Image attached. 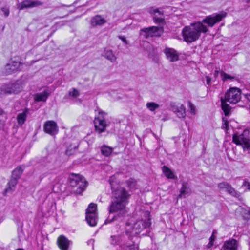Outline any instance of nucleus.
I'll use <instances>...</instances> for the list:
<instances>
[{
	"mask_svg": "<svg viewBox=\"0 0 250 250\" xmlns=\"http://www.w3.org/2000/svg\"><path fill=\"white\" fill-rule=\"evenodd\" d=\"M220 74H221L222 80L223 81H226L229 79L232 80V79H235V77L234 76H232L230 75H229L223 71H221L220 72Z\"/></svg>",
	"mask_w": 250,
	"mask_h": 250,
	"instance_id": "nucleus-32",
	"label": "nucleus"
},
{
	"mask_svg": "<svg viewBox=\"0 0 250 250\" xmlns=\"http://www.w3.org/2000/svg\"><path fill=\"white\" fill-rule=\"evenodd\" d=\"M191 189L189 187L188 184L186 182H183L178 197L180 198H185L187 195H189Z\"/></svg>",
	"mask_w": 250,
	"mask_h": 250,
	"instance_id": "nucleus-20",
	"label": "nucleus"
},
{
	"mask_svg": "<svg viewBox=\"0 0 250 250\" xmlns=\"http://www.w3.org/2000/svg\"><path fill=\"white\" fill-rule=\"evenodd\" d=\"M151 225V223L149 217L145 220H139L134 223L130 230L129 229L127 228L126 229V235L128 236V240H131L134 236L139 234L141 230L145 228H149Z\"/></svg>",
	"mask_w": 250,
	"mask_h": 250,
	"instance_id": "nucleus-5",
	"label": "nucleus"
},
{
	"mask_svg": "<svg viewBox=\"0 0 250 250\" xmlns=\"http://www.w3.org/2000/svg\"><path fill=\"white\" fill-rule=\"evenodd\" d=\"M21 65L20 61L11 60L5 66V73L9 75L18 70Z\"/></svg>",
	"mask_w": 250,
	"mask_h": 250,
	"instance_id": "nucleus-14",
	"label": "nucleus"
},
{
	"mask_svg": "<svg viewBox=\"0 0 250 250\" xmlns=\"http://www.w3.org/2000/svg\"><path fill=\"white\" fill-rule=\"evenodd\" d=\"M42 4V2L39 0H25L18 4V8L21 10L25 8L38 7Z\"/></svg>",
	"mask_w": 250,
	"mask_h": 250,
	"instance_id": "nucleus-12",
	"label": "nucleus"
},
{
	"mask_svg": "<svg viewBox=\"0 0 250 250\" xmlns=\"http://www.w3.org/2000/svg\"><path fill=\"white\" fill-rule=\"evenodd\" d=\"M241 91L239 88L233 87L226 92L224 98L223 97L220 98L221 108L225 116L229 115L231 109L230 106L227 102L230 104L237 103L241 99Z\"/></svg>",
	"mask_w": 250,
	"mask_h": 250,
	"instance_id": "nucleus-3",
	"label": "nucleus"
},
{
	"mask_svg": "<svg viewBox=\"0 0 250 250\" xmlns=\"http://www.w3.org/2000/svg\"><path fill=\"white\" fill-rule=\"evenodd\" d=\"M230 185H229L228 183L226 182H223L222 183H220L218 184V187L221 189H225L226 191H227L228 189L230 187Z\"/></svg>",
	"mask_w": 250,
	"mask_h": 250,
	"instance_id": "nucleus-33",
	"label": "nucleus"
},
{
	"mask_svg": "<svg viewBox=\"0 0 250 250\" xmlns=\"http://www.w3.org/2000/svg\"><path fill=\"white\" fill-rule=\"evenodd\" d=\"M43 129L46 133L52 136L57 134L58 132L57 123L54 121H46L44 124Z\"/></svg>",
	"mask_w": 250,
	"mask_h": 250,
	"instance_id": "nucleus-11",
	"label": "nucleus"
},
{
	"mask_svg": "<svg viewBox=\"0 0 250 250\" xmlns=\"http://www.w3.org/2000/svg\"><path fill=\"white\" fill-rule=\"evenodd\" d=\"M217 233V231L216 230H214L212 232V235L215 236V235Z\"/></svg>",
	"mask_w": 250,
	"mask_h": 250,
	"instance_id": "nucleus-48",
	"label": "nucleus"
},
{
	"mask_svg": "<svg viewBox=\"0 0 250 250\" xmlns=\"http://www.w3.org/2000/svg\"><path fill=\"white\" fill-rule=\"evenodd\" d=\"M246 3L248 4H250V0H245Z\"/></svg>",
	"mask_w": 250,
	"mask_h": 250,
	"instance_id": "nucleus-49",
	"label": "nucleus"
},
{
	"mask_svg": "<svg viewBox=\"0 0 250 250\" xmlns=\"http://www.w3.org/2000/svg\"><path fill=\"white\" fill-rule=\"evenodd\" d=\"M72 154V152H71V151L70 150L69 148H68L66 150V154L67 155H70Z\"/></svg>",
	"mask_w": 250,
	"mask_h": 250,
	"instance_id": "nucleus-45",
	"label": "nucleus"
},
{
	"mask_svg": "<svg viewBox=\"0 0 250 250\" xmlns=\"http://www.w3.org/2000/svg\"><path fill=\"white\" fill-rule=\"evenodd\" d=\"M246 99L249 101V104H250V94H246L245 95Z\"/></svg>",
	"mask_w": 250,
	"mask_h": 250,
	"instance_id": "nucleus-46",
	"label": "nucleus"
},
{
	"mask_svg": "<svg viewBox=\"0 0 250 250\" xmlns=\"http://www.w3.org/2000/svg\"><path fill=\"white\" fill-rule=\"evenodd\" d=\"M227 192L234 197H238L239 196V194L238 192L236 191L235 189L232 187L231 186H230Z\"/></svg>",
	"mask_w": 250,
	"mask_h": 250,
	"instance_id": "nucleus-34",
	"label": "nucleus"
},
{
	"mask_svg": "<svg viewBox=\"0 0 250 250\" xmlns=\"http://www.w3.org/2000/svg\"><path fill=\"white\" fill-rule=\"evenodd\" d=\"M72 5H65V4H62L61 5V6L62 7H70Z\"/></svg>",
	"mask_w": 250,
	"mask_h": 250,
	"instance_id": "nucleus-47",
	"label": "nucleus"
},
{
	"mask_svg": "<svg viewBox=\"0 0 250 250\" xmlns=\"http://www.w3.org/2000/svg\"><path fill=\"white\" fill-rule=\"evenodd\" d=\"M22 90V86L20 81L11 82L5 84L2 87L1 90L6 94H16Z\"/></svg>",
	"mask_w": 250,
	"mask_h": 250,
	"instance_id": "nucleus-9",
	"label": "nucleus"
},
{
	"mask_svg": "<svg viewBox=\"0 0 250 250\" xmlns=\"http://www.w3.org/2000/svg\"><path fill=\"white\" fill-rule=\"evenodd\" d=\"M18 181V180L16 179L11 177L9 181L7 183V187L4 190V194L9 192H13L15 189L16 186L17 184Z\"/></svg>",
	"mask_w": 250,
	"mask_h": 250,
	"instance_id": "nucleus-21",
	"label": "nucleus"
},
{
	"mask_svg": "<svg viewBox=\"0 0 250 250\" xmlns=\"http://www.w3.org/2000/svg\"><path fill=\"white\" fill-rule=\"evenodd\" d=\"M1 10L3 12L5 17H8L9 15V9L8 8L4 7L1 8Z\"/></svg>",
	"mask_w": 250,
	"mask_h": 250,
	"instance_id": "nucleus-39",
	"label": "nucleus"
},
{
	"mask_svg": "<svg viewBox=\"0 0 250 250\" xmlns=\"http://www.w3.org/2000/svg\"><path fill=\"white\" fill-rule=\"evenodd\" d=\"M245 150H249L250 153V142L243 148Z\"/></svg>",
	"mask_w": 250,
	"mask_h": 250,
	"instance_id": "nucleus-44",
	"label": "nucleus"
},
{
	"mask_svg": "<svg viewBox=\"0 0 250 250\" xmlns=\"http://www.w3.org/2000/svg\"><path fill=\"white\" fill-rule=\"evenodd\" d=\"M146 107L151 111H154L159 107V105L154 102H148L146 103Z\"/></svg>",
	"mask_w": 250,
	"mask_h": 250,
	"instance_id": "nucleus-30",
	"label": "nucleus"
},
{
	"mask_svg": "<svg viewBox=\"0 0 250 250\" xmlns=\"http://www.w3.org/2000/svg\"><path fill=\"white\" fill-rule=\"evenodd\" d=\"M69 94L70 96L76 98L79 95V92L76 89L73 88L72 91H70Z\"/></svg>",
	"mask_w": 250,
	"mask_h": 250,
	"instance_id": "nucleus-37",
	"label": "nucleus"
},
{
	"mask_svg": "<svg viewBox=\"0 0 250 250\" xmlns=\"http://www.w3.org/2000/svg\"><path fill=\"white\" fill-rule=\"evenodd\" d=\"M227 13L221 12L219 14L215 13L206 16L202 21L191 23L182 29V34L184 41L187 43H191L198 40L202 33H206L208 31L207 26L204 23L207 24L208 26L212 27L216 23L220 22L226 16Z\"/></svg>",
	"mask_w": 250,
	"mask_h": 250,
	"instance_id": "nucleus-1",
	"label": "nucleus"
},
{
	"mask_svg": "<svg viewBox=\"0 0 250 250\" xmlns=\"http://www.w3.org/2000/svg\"><path fill=\"white\" fill-rule=\"evenodd\" d=\"M28 110V109L25 108L23 112L18 115L17 121L18 124L21 125H22L25 123Z\"/></svg>",
	"mask_w": 250,
	"mask_h": 250,
	"instance_id": "nucleus-24",
	"label": "nucleus"
},
{
	"mask_svg": "<svg viewBox=\"0 0 250 250\" xmlns=\"http://www.w3.org/2000/svg\"><path fill=\"white\" fill-rule=\"evenodd\" d=\"M221 250H223L222 249H221Z\"/></svg>",
	"mask_w": 250,
	"mask_h": 250,
	"instance_id": "nucleus-54",
	"label": "nucleus"
},
{
	"mask_svg": "<svg viewBox=\"0 0 250 250\" xmlns=\"http://www.w3.org/2000/svg\"><path fill=\"white\" fill-rule=\"evenodd\" d=\"M223 122V127L228 130V126L229 125V122L227 120H225L224 118L222 119Z\"/></svg>",
	"mask_w": 250,
	"mask_h": 250,
	"instance_id": "nucleus-41",
	"label": "nucleus"
},
{
	"mask_svg": "<svg viewBox=\"0 0 250 250\" xmlns=\"http://www.w3.org/2000/svg\"><path fill=\"white\" fill-rule=\"evenodd\" d=\"M57 243L61 250H68L69 246L72 244V242L65 236L62 235L58 238Z\"/></svg>",
	"mask_w": 250,
	"mask_h": 250,
	"instance_id": "nucleus-17",
	"label": "nucleus"
},
{
	"mask_svg": "<svg viewBox=\"0 0 250 250\" xmlns=\"http://www.w3.org/2000/svg\"><path fill=\"white\" fill-rule=\"evenodd\" d=\"M187 102L188 104V107L190 109L191 114L193 115L195 114L196 109L193 104L189 101H188Z\"/></svg>",
	"mask_w": 250,
	"mask_h": 250,
	"instance_id": "nucleus-36",
	"label": "nucleus"
},
{
	"mask_svg": "<svg viewBox=\"0 0 250 250\" xmlns=\"http://www.w3.org/2000/svg\"><path fill=\"white\" fill-rule=\"evenodd\" d=\"M237 241L234 239H232L229 241H225L222 249L223 250H237Z\"/></svg>",
	"mask_w": 250,
	"mask_h": 250,
	"instance_id": "nucleus-19",
	"label": "nucleus"
},
{
	"mask_svg": "<svg viewBox=\"0 0 250 250\" xmlns=\"http://www.w3.org/2000/svg\"><path fill=\"white\" fill-rule=\"evenodd\" d=\"M97 207L96 204L90 203L86 210V220L88 225L94 227L97 225L98 220Z\"/></svg>",
	"mask_w": 250,
	"mask_h": 250,
	"instance_id": "nucleus-6",
	"label": "nucleus"
},
{
	"mask_svg": "<svg viewBox=\"0 0 250 250\" xmlns=\"http://www.w3.org/2000/svg\"><path fill=\"white\" fill-rule=\"evenodd\" d=\"M171 110L176 114L179 118H185L186 116V109L183 104L177 103H171Z\"/></svg>",
	"mask_w": 250,
	"mask_h": 250,
	"instance_id": "nucleus-10",
	"label": "nucleus"
},
{
	"mask_svg": "<svg viewBox=\"0 0 250 250\" xmlns=\"http://www.w3.org/2000/svg\"><path fill=\"white\" fill-rule=\"evenodd\" d=\"M69 180L70 186L77 188L74 191L78 194H82L85 190L88 184L85 179L79 174L70 173Z\"/></svg>",
	"mask_w": 250,
	"mask_h": 250,
	"instance_id": "nucleus-4",
	"label": "nucleus"
},
{
	"mask_svg": "<svg viewBox=\"0 0 250 250\" xmlns=\"http://www.w3.org/2000/svg\"><path fill=\"white\" fill-rule=\"evenodd\" d=\"M163 32L162 27L151 26L141 29L140 34L145 38L149 37H160Z\"/></svg>",
	"mask_w": 250,
	"mask_h": 250,
	"instance_id": "nucleus-8",
	"label": "nucleus"
},
{
	"mask_svg": "<svg viewBox=\"0 0 250 250\" xmlns=\"http://www.w3.org/2000/svg\"><path fill=\"white\" fill-rule=\"evenodd\" d=\"M23 169L21 166L17 167L12 173L11 177L18 180L23 172Z\"/></svg>",
	"mask_w": 250,
	"mask_h": 250,
	"instance_id": "nucleus-28",
	"label": "nucleus"
},
{
	"mask_svg": "<svg viewBox=\"0 0 250 250\" xmlns=\"http://www.w3.org/2000/svg\"><path fill=\"white\" fill-rule=\"evenodd\" d=\"M149 13L151 15H155L157 14L158 15H162L164 13L163 11H161L158 8H151L148 9Z\"/></svg>",
	"mask_w": 250,
	"mask_h": 250,
	"instance_id": "nucleus-31",
	"label": "nucleus"
},
{
	"mask_svg": "<svg viewBox=\"0 0 250 250\" xmlns=\"http://www.w3.org/2000/svg\"><path fill=\"white\" fill-rule=\"evenodd\" d=\"M101 154L104 157L110 156L113 151V148L106 145H104L100 148Z\"/></svg>",
	"mask_w": 250,
	"mask_h": 250,
	"instance_id": "nucleus-25",
	"label": "nucleus"
},
{
	"mask_svg": "<svg viewBox=\"0 0 250 250\" xmlns=\"http://www.w3.org/2000/svg\"><path fill=\"white\" fill-rule=\"evenodd\" d=\"M243 186L248 188L249 190H250V183L247 181H244L243 184Z\"/></svg>",
	"mask_w": 250,
	"mask_h": 250,
	"instance_id": "nucleus-42",
	"label": "nucleus"
},
{
	"mask_svg": "<svg viewBox=\"0 0 250 250\" xmlns=\"http://www.w3.org/2000/svg\"><path fill=\"white\" fill-rule=\"evenodd\" d=\"M110 244L112 245H118L122 244V246L126 241L128 239V236L126 235V232L125 234L119 235H112L110 237Z\"/></svg>",
	"mask_w": 250,
	"mask_h": 250,
	"instance_id": "nucleus-16",
	"label": "nucleus"
},
{
	"mask_svg": "<svg viewBox=\"0 0 250 250\" xmlns=\"http://www.w3.org/2000/svg\"><path fill=\"white\" fill-rule=\"evenodd\" d=\"M16 250H24L23 249H17Z\"/></svg>",
	"mask_w": 250,
	"mask_h": 250,
	"instance_id": "nucleus-51",
	"label": "nucleus"
},
{
	"mask_svg": "<svg viewBox=\"0 0 250 250\" xmlns=\"http://www.w3.org/2000/svg\"><path fill=\"white\" fill-rule=\"evenodd\" d=\"M118 38L119 39H120L121 41H122L126 45L128 44V42L126 39L125 37L119 35L118 36Z\"/></svg>",
	"mask_w": 250,
	"mask_h": 250,
	"instance_id": "nucleus-40",
	"label": "nucleus"
},
{
	"mask_svg": "<svg viewBox=\"0 0 250 250\" xmlns=\"http://www.w3.org/2000/svg\"><path fill=\"white\" fill-rule=\"evenodd\" d=\"M49 93L48 90H44L42 93H37L35 95V100L37 102H45L49 96Z\"/></svg>",
	"mask_w": 250,
	"mask_h": 250,
	"instance_id": "nucleus-22",
	"label": "nucleus"
},
{
	"mask_svg": "<svg viewBox=\"0 0 250 250\" xmlns=\"http://www.w3.org/2000/svg\"><path fill=\"white\" fill-rule=\"evenodd\" d=\"M149 214H150V213H148V212H147V215L148 216H149Z\"/></svg>",
	"mask_w": 250,
	"mask_h": 250,
	"instance_id": "nucleus-52",
	"label": "nucleus"
},
{
	"mask_svg": "<svg viewBox=\"0 0 250 250\" xmlns=\"http://www.w3.org/2000/svg\"><path fill=\"white\" fill-rule=\"evenodd\" d=\"M104 56L112 62H115L117 59L116 57L111 49L105 50Z\"/></svg>",
	"mask_w": 250,
	"mask_h": 250,
	"instance_id": "nucleus-26",
	"label": "nucleus"
},
{
	"mask_svg": "<svg viewBox=\"0 0 250 250\" xmlns=\"http://www.w3.org/2000/svg\"><path fill=\"white\" fill-rule=\"evenodd\" d=\"M123 250H138V248L134 244L129 243L126 241L122 246Z\"/></svg>",
	"mask_w": 250,
	"mask_h": 250,
	"instance_id": "nucleus-29",
	"label": "nucleus"
},
{
	"mask_svg": "<svg viewBox=\"0 0 250 250\" xmlns=\"http://www.w3.org/2000/svg\"><path fill=\"white\" fill-rule=\"evenodd\" d=\"M154 22L156 24H160L164 22V19L162 18H158L155 16L153 17Z\"/></svg>",
	"mask_w": 250,
	"mask_h": 250,
	"instance_id": "nucleus-38",
	"label": "nucleus"
},
{
	"mask_svg": "<svg viewBox=\"0 0 250 250\" xmlns=\"http://www.w3.org/2000/svg\"><path fill=\"white\" fill-rule=\"evenodd\" d=\"M106 22V20L100 15H96L91 18L90 24L91 26L95 27L97 26H102Z\"/></svg>",
	"mask_w": 250,
	"mask_h": 250,
	"instance_id": "nucleus-18",
	"label": "nucleus"
},
{
	"mask_svg": "<svg viewBox=\"0 0 250 250\" xmlns=\"http://www.w3.org/2000/svg\"><path fill=\"white\" fill-rule=\"evenodd\" d=\"M74 148L75 149H76L77 148V147L76 146H74Z\"/></svg>",
	"mask_w": 250,
	"mask_h": 250,
	"instance_id": "nucleus-53",
	"label": "nucleus"
},
{
	"mask_svg": "<svg viewBox=\"0 0 250 250\" xmlns=\"http://www.w3.org/2000/svg\"><path fill=\"white\" fill-rule=\"evenodd\" d=\"M99 116L95 117L94 120L95 130L99 133H101L105 131V128L108 126L104 120V116L106 115V113L101 110L98 111Z\"/></svg>",
	"mask_w": 250,
	"mask_h": 250,
	"instance_id": "nucleus-7",
	"label": "nucleus"
},
{
	"mask_svg": "<svg viewBox=\"0 0 250 250\" xmlns=\"http://www.w3.org/2000/svg\"><path fill=\"white\" fill-rule=\"evenodd\" d=\"M206 83L208 85H209L211 83V79L208 76L206 77Z\"/></svg>",
	"mask_w": 250,
	"mask_h": 250,
	"instance_id": "nucleus-43",
	"label": "nucleus"
},
{
	"mask_svg": "<svg viewBox=\"0 0 250 250\" xmlns=\"http://www.w3.org/2000/svg\"><path fill=\"white\" fill-rule=\"evenodd\" d=\"M163 52L167 59L170 62H176L179 59L178 52L172 48L166 47Z\"/></svg>",
	"mask_w": 250,
	"mask_h": 250,
	"instance_id": "nucleus-13",
	"label": "nucleus"
},
{
	"mask_svg": "<svg viewBox=\"0 0 250 250\" xmlns=\"http://www.w3.org/2000/svg\"><path fill=\"white\" fill-rule=\"evenodd\" d=\"M162 171L165 176H166L168 179H177V177L174 175V173L172 171L168 168L166 166H164L162 167Z\"/></svg>",
	"mask_w": 250,
	"mask_h": 250,
	"instance_id": "nucleus-23",
	"label": "nucleus"
},
{
	"mask_svg": "<svg viewBox=\"0 0 250 250\" xmlns=\"http://www.w3.org/2000/svg\"><path fill=\"white\" fill-rule=\"evenodd\" d=\"M129 196L127 191L124 188H120L114 191L113 198L108 207V210L109 213L118 212V214L112 217L108 216L104 224L110 223L115 220H121L122 218L125 216L126 213L125 206Z\"/></svg>",
	"mask_w": 250,
	"mask_h": 250,
	"instance_id": "nucleus-2",
	"label": "nucleus"
},
{
	"mask_svg": "<svg viewBox=\"0 0 250 250\" xmlns=\"http://www.w3.org/2000/svg\"><path fill=\"white\" fill-rule=\"evenodd\" d=\"M232 139L233 142L237 145L242 146L243 148L250 142V140L245 137L243 134L235 133L232 137Z\"/></svg>",
	"mask_w": 250,
	"mask_h": 250,
	"instance_id": "nucleus-15",
	"label": "nucleus"
},
{
	"mask_svg": "<svg viewBox=\"0 0 250 250\" xmlns=\"http://www.w3.org/2000/svg\"><path fill=\"white\" fill-rule=\"evenodd\" d=\"M126 187L130 190L137 188V181L133 178H130L125 181Z\"/></svg>",
	"mask_w": 250,
	"mask_h": 250,
	"instance_id": "nucleus-27",
	"label": "nucleus"
},
{
	"mask_svg": "<svg viewBox=\"0 0 250 250\" xmlns=\"http://www.w3.org/2000/svg\"><path fill=\"white\" fill-rule=\"evenodd\" d=\"M218 73H219V71H218L216 70V71H215V74H218Z\"/></svg>",
	"mask_w": 250,
	"mask_h": 250,
	"instance_id": "nucleus-50",
	"label": "nucleus"
},
{
	"mask_svg": "<svg viewBox=\"0 0 250 250\" xmlns=\"http://www.w3.org/2000/svg\"><path fill=\"white\" fill-rule=\"evenodd\" d=\"M215 238H216L215 236L211 235V236L209 238V242L208 243V244L207 245V246H206L207 249H210V248H211L212 247V246L213 245V244H214V242L215 240Z\"/></svg>",
	"mask_w": 250,
	"mask_h": 250,
	"instance_id": "nucleus-35",
	"label": "nucleus"
}]
</instances>
